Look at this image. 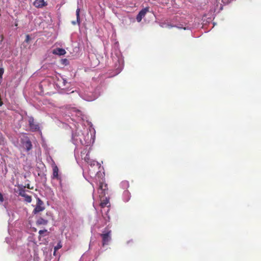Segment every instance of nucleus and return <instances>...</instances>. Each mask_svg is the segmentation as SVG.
<instances>
[{
  "label": "nucleus",
  "instance_id": "11",
  "mask_svg": "<svg viewBox=\"0 0 261 261\" xmlns=\"http://www.w3.org/2000/svg\"><path fill=\"white\" fill-rule=\"evenodd\" d=\"M45 209L43 202L39 198L37 199V204L35 208L33 210V213L36 214Z\"/></svg>",
  "mask_w": 261,
  "mask_h": 261
},
{
  "label": "nucleus",
  "instance_id": "31",
  "mask_svg": "<svg viewBox=\"0 0 261 261\" xmlns=\"http://www.w3.org/2000/svg\"><path fill=\"white\" fill-rule=\"evenodd\" d=\"M76 22H77V21H72V23L73 24H74V25L75 24Z\"/></svg>",
  "mask_w": 261,
  "mask_h": 261
},
{
  "label": "nucleus",
  "instance_id": "19",
  "mask_svg": "<svg viewBox=\"0 0 261 261\" xmlns=\"http://www.w3.org/2000/svg\"><path fill=\"white\" fill-rule=\"evenodd\" d=\"M47 223H48V221L47 220H45L41 217L38 218L36 221V224L38 225H45L47 224Z\"/></svg>",
  "mask_w": 261,
  "mask_h": 261
},
{
  "label": "nucleus",
  "instance_id": "12",
  "mask_svg": "<svg viewBox=\"0 0 261 261\" xmlns=\"http://www.w3.org/2000/svg\"><path fill=\"white\" fill-rule=\"evenodd\" d=\"M29 125L31 130L33 132L39 130V126L37 123L35 122L32 117H29L28 120Z\"/></svg>",
  "mask_w": 261,
  "mask_h": 261
},
{
  "label": "nucleus",
  "instance_id": "32",
  "mask_svg": "<svg viewBox=\"0 0 261 261\" xmlns=\"http://www.w3.org/2000/svg\"><path fill=\"white\" fill-rule=\"evenodd\" d=\"M108 220L110 219V217L109 216H107Z\"/></svg>",
  "mask_w": 261,
  "mask_h": 261
},
{
  "label": "nucleus",
  "instance_id": "5",
  "mask_svg": "<svg viewBox=\"0 0 261 261\" xmlns=\"http://www.w3.org/2000/svg\"><path fill=\"white\" fill-rule=\"evenodd\" d=\"M77 147L76 146L74 149V156L77 163L80 164L81 163H85L89 164L92 168L94 167L97 168L98 163L95 161L91 160L89 158V153L91 149V146H84V148L81 150L80 154L77 153Z\"/></svg>",
  "mask_w": 261,
  "mask_h": 261
},
{
  "label": "nucleus",
  "instance_id": "15",
  "mask_svg": "<svg viewBox=\"0 0 261 261\" xmlns=\"http://www.w3.org/2000/svg\"><path fill=\"white\" fill-rule=\"evenodd\" d=\"M131 197L130 192L128 190H124L122 194V199L124 202H128Z\"/></svg>",
  "mask_w": 261,
  "mask_h": 261
},
{
  "label": "nucleus",
  "instance_id": "33",
  "mask_svg": "<svg viewBox=\"0 0 261 261\" xmlns=\"http://www.w3.org/2000/svg\"><path fill=\"white\" fill-rule=\"evenodd\" d=\"M91 243H90V244H89V246H90V247H91Z\"/></svg>",
  "mask_w": 261,
  "mask_h": 261
},
{
  "label": "nucleus",
  "instance_id": "8",
  "mask_svg": "<svg viewBox=\"0 0 261 261\" xmlns=\"http://www.w3.org/2000/svg\"><path fill=\"white\" fill-rule=\"evenodd\" d=\"M50 160L53 162V175L51 176V178L52 179L57 180L59 182L60 187H62V178L61 175L59 174V169L52 159L50 158Z\"/></svg>",
  "mask_w": 261,
  "mask_h": 261
},
{
  "label": "nucleus",
  "instance_id": "2",
  "mask_svg": "<svg viewBox=\"0 0 261 261\" xmlns=\"http://www.w3.org/2000/svg\"><path fill=\"white\" fill-rule=\"evenodd\" d=\"M56 85L61 89L60 93L72 94L75 97L80 96L83 99L89 101H93L96 99L101 93L100 87H97L93 92L88 90L83 92L76 90H73V87H72V84L71 82L67 81L65 77L62 76L58 77Z\"/></svg>",
  "mask_w": 261,
  "mask_h": 261
},
{
  "label": "nucleus",
  "instance_id": "27",
  "mask_svg": "<svg viewBox=\"0 0 261 261\" xmlns=\"http://www.w3.org/2000/svg\"><path fill=\"white\" fill-rule=\"evenodd\" d=\"M11 241V238H9L8 237H7L6 238V241L8 244H10Z\"/></svg>",
  "mask_w": 261,
  "mask_h": 261
},
{
  "label": "nucleus",
  "instance_id": "9",
  "mask_svg": "<svg viewBox=\"0 0 261 261\" xmlns=\"http://www.w3.org/2000/svg\"><path fill=\"white\" fill-rule=\"evenodd\" d=\"M111 230L106 228L103 231L102 233L100 234L102 239V245L105 246L108 245L109 242L111 241Z\"/></svg>",
  "mask_w": 261,
  "mask_h": 261
},
{
  "label": "nucleus",
  "instance_id": "24",
  "mask_svg": "<svg viewBox=\"0 0 261 261\" xmlns=\"http://www.w3.org/2000/svg\"><path fill=\"white\" fill-rule=\"evenodd\" d=\"M24 198V200L28 202V203H30L32 201V197L31 196H29L28 195H26L25 196H24L23 197Z\"/></svg>",
  "mask_w": 261,
  "mask_h": 261
},
{
  "label": "nucleus",
  "instance_id": "1",
  "mask_svg": "<svg viewBox=\"0 0 261 261\" xmlns=\"http://www.w3.org/2000/svg\"><path fill=\"white\" fill-rule=\"evenodd\" d=\"M87 117L75 108L66 111L63 116V123L72 129L71 141L75 146H91L95 141V131Z\"/></svg>",
  "mask_w": 261,
  "mask_h": 261
},
{
  "label": "nucleus",
  "instance_id": "6",
  "mask_svg": "<svg viewBox=\"0 0 261 261\" xmlns=\"http://www.w3.org/2000/svg\"><path fill=\"white\" fill-rule=\"evenodd\" d=\"M108 189L107 188V190L106 191L105 193H104L103 194H102V193L101 194L98 192V189H97L98 194L99 195V197L100 200V205L101 207V208H102L103 209V210L101 211L102 213H103V211H105V207L109 206V205H108V204L109 203V200L107 197H105L106 195L107 194H108ZM109 210V208L108 207H107V211H106V215H107V213L108 212Z\"/></svg>",
  "mask_w": 261,
  "mask_h": 261
},
{
  "label": "nucleus",
  "instance_id": "26",
  "mask_svg": "<svg viewBox=\"0 0 261 261\" xmlns=\"http://www.w3.org/2000/svg\"><path fill=\"white\" fill-rule=\"evenodd\" d=\"M86 256H87V254L86 253L84 254L81 257L80 261H84Z\"/></svg>",
  "mask_w": 261,
  "mask_h": 261
},
{
  "label": "nucleus",
  "instance_id": "22",
  "mask_svg": "<svg viewBox=\"0 0 261 261\" xmlns=\"http://www.w3.org/2000/svg\"><path fill=\"white\" fill-rule=\"evenodd\" d=\"M19 195L22 197H24V196H25L27 195L26 193H25V191L24 189H21L19 190V193H18Z\"/></svg>",
  "mask_w": 261,
  "mask_h": 261
},
{
  "label": "nucleus",
  "instance_id": "14",
  "mask_svg": "<svg viewBox=\"0 0 261 261\" xmlns=\"http://www.w3.org/2000/svg\"><path fill=\"white\" fill-rule=\"evenodd\" d=\"M149 11V8L146 7L142 9L138 14L136 17V20L138 22H141L143 17H144L146 13Z\"/></svg>",
  "mask_w": 261,
  "mask_h": 261
},
{
  "label": "nucleus",
  "instance_id": "28",
  "mask_svg": "<svg viewBox=\"0 0 261 261\" xmlns=\"http://www.w3.org/2000/svg\"><path fill=\"white\" fill-rule=\"evenodd\" d=\"M4 201V198L3 195L0 193V202H3Z\"/></svg>",
  "mask_w": 261,
  "mask_h": 261
},
{
  "label": "nucleus",
  "instance_id": "20",
  "mask_svg": "<svg viewBox=\"0 0 261 261\" xmlns=\"http://www.w3.org/2000/svg\"><path fill=\"white\" fill-rule=\"evenodd\" d=\"M39 239L40 240V239L42 237L47 236L49 234V232L47 231V229H44L42 230H40L39 231Z\"/></svg>",
  "mask_w": 261,
  "mask_h": 261
},
{
  "label": "nucleus",
  "instance_id": "25",
  "mask_svg": "<svg viewBox=\"0 0 261 261\" xmlns=\"http://www.w3.org/2000/svg\"><path fill=\"white\" fill-rule=\"evenodd\" d=\"M61 62H62V63L63 64V65H67L69 64V61L67 59H62L61 60Z\"/></svg>",
  "mask_w": 261,
  "mask_h": 261
},
{
  "label": "nucleus",
  "instance_id": "23",
  "mask_svg": "<svg viewBox=\"0 0 261 261\" xmlns=\"http://www.w3.org/2000/svg\"><path fill=\"white\" fill-rule=\"evenodd\" d=\"M80 8H77L76 10V21L77 23H80Z\"/></svg>",
  "mask_w": 261,
  "mask_h": 261
},
{
  "label": "nucleus",
  "instance_id": "3",
  "mask_svg": "<svg viewBox=\"0 0 261 261\" xmlns=\"http://www.w3.org/2000/svg\"><path fill=\"white\" fill-rule=\"evenodd\" d=\"M88 165L87 171H83V175L94 189V184L98 187V192L103 194L107 190V185L105 183V173L101 172L99 170L100 164L98 163V167L96 168L94 167L92 168L90 165Z\"/></svg>",
  "mask_w": 261,
  "mask_h": 261
},
{
  "label": "nucleus",
  "instance_id": "21",
  "mask_svg": "<svg viewBox=\"0 0 261 261\" xmlns=\"http://www.w3.org/2000/svg\"><path fill=\"white\" fill-rule=\"evenodd\" d=\"M120 186L123 189H127L129 187V184L128 181L124 180L120 183Z\"/></svg>",
  "mask_w": 261,
  "mask_h": 261
},
{
  "label": "nucleus",
  "instance_id": "4",
  "mask_svg": "<svg viewBox=\"0 0 261 261\" xmlns=\"http://www.w3.org/2000/svg\"><path fill=\"white\" fill-rule=\"evenodd\" d=\"M118 42L114 43L113 46L111 57L114 63V73L110 77L118 74L123 68V60L122 58L121 53L118 48Z\"/></svg>",
  "mask_w": 261,
  "mask_h": 261
},
{
  "label": "nucleus",
  "instance_id": "17",
  "mask_svg": "<svg viewBox=\"0 0 261 261\" xmlns=\"http://www.w3.org/2000/svg\"><path fill=\"white\" fill-rule=\"evenodd\" d=\"M66 51L63 48H57L54 49L53 51V53L55 55H57L59 56L64 55L66 54Z\"/></svg>",
  "mask_w": 261,
  "mask_h": 261
},
{
  "label": "nucleus",
  "instance_id": "7",
  "mask_svg": "<svg viewBox=\"0 0 261 261\" xmlns=\"http://www.w3.org/2000/svg\"><path fill=\"white\" fill-rule=\"evenodd\" d=\"M171 27H176L184 30H191L193 28V24L186 19H181L177 25H171Z\"/></svg>",
  "mask_w": 261,
  "mask_h": 261
},
{
  "label": "nucleus",
  "instance_id": "13",
  "mask_svg": "<svg viewBox=\"0 0 261 261\" xmlns=\"http://www.w3.org/2000/svg\"><path fill=\"white\" fill-rule=\"evenodd\" d=\"M89 59L90 62V66L92 68L96 67L100 63L97 56L95 54H90L89 56Z\"/></svg>",
  "mask_w": 261,
  "mask_h": 261
},
{
  "label": "nucleus",
  "instance_id": "10",
  "mask_svg": "<svg viewBox=\"0 0 261 261\" xmlns=\"http://www.w3.org/2000/svg\"><path fill=\"white\" fill-rule=\"evenodd\" d=\"M21 143L22 148L27 151H30L32 148V144L30 139L27 137H24L21 139Z\"/></svg>",
  "mask_w": 261,
  "mask_h": 261
},
{
  "label": "nucleus",
  "instance_id": "29",
  "mask_svg": "<svg viewBox=\"0 0 261 261\" xmlns=\"http://www.w3.org/2000/svg\"><path fill=\"white\" fill-rule=\"evenodd\" d=\"M30 39V38L29 35H27L26 36V38H25V42H28L29 41Z\"/></svg>",
  "mask_w": 261,
  "mask_h": 261
},
{
  "label": "nucleus",
  "instance_id": "18",
  "mask_svg": "<svg viewBox=\"0 0 261 261\" xmlns=\"http://www.w3.org/2000/svg\"><path fill=\"white\" fill-rule=\"evenodd\" d=\"M34 5L36 8H42L45 5V2L44 0H35Z\"/></svg>",
  "mask_w": 261,
  "mask_h": 261
},
{
  "label": "nucleus",
  "instance_id": "16",
  "mask_svg": "<svg viewBox=\"0 0 261 261\" xmlns=\"http://www.w3.org/2000/svg\"><path fill=\"white\" fill-rule=\"evenodd\" d=\"M65 200L69 208L73 207L74 204V199L73 198L66 197Z\"/></svg>",
  "mask_w": 261,
  "mask_h": 261
},
{
  "label": "nucleus",
  "instance_id": "30",
  "mask_svg": "<svg viewBox=\"0 0 261 261\" xmlns=\"http://www.w3.org/2000/svg\"><path fill=\"white\" fill-rule=\"evenodd\" d=\"M61 247V245L58 244L56 247H55V252L59 248H60Z\"/></svg>",
  "mask_w": 261,
  "mask_h": 261
}]
</instances>
